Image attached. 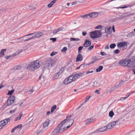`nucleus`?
<instances>
[{"label":"nucleus","mask_w":135,"mask_h":135,"mask_svg":"<svg viewBox=\"0 0 135 135\" xmlns=\"http://www.w3.org/2000/svg\"><path fill=\"white\" fill-rule=\"evenodd\" d=\"M71 116H66V119L59 124L57 127L54 130L53 132L57 135L59 133H61L70 127L73 124L74 120L73 119L70 120Z\"/></svg>","instance_id":"nucleus-1"},{"label":"nucleus","mask_w":135,"mask_h":135,"mask_svg":"<svg viewBox=\"0 0 135 135\" xmlns=\"http://www.w3.org/2000/svg\"><path fill=\"white\" fill-rule=\"evenodd\" d=\"M40 63L38 60L32 62L28 65L27 69L31 71H34L40 67Z\"/></svg>","instance_id":"nucleus-2"},{"label":"nucleus","mask_w":135,"mask_h":135,"mask_svg":"<svg viewBox=\"0 0 135 135\" xmlns=\"http://www.w3.org/2000/svg\"><path fill=\"white\" fill-rule=\"evenodd\" d=\"M101 30H95L91 32L90 37L93 38H97L101 37L102 33Z\"/></svg>","instance_id":"nucleus-3"},{"label":"nucleus","mask_w":135,"mask_h":135,"mask_svg":"<svg viewBox=\"0 0 135 135\" xmlns=\"http://www.w3.org/2000/svg\"><path fill=\"white\" fill-rule=\"evenodd\" d=\"M119 64L121 66H123L127 67L129 68H131L129 62L128 60H122L119 61Z\"/></svg>","instance_id":"nucleus-4"},{"label":"nucleus","mask_w":135,"mask_h":135,"mask_svg":"<svg viewBox=\"0 0 135 135\" xmlns=\"http://www.w3.org/2000/svg\"><path fill=\"white\" fill-rule=\"evenodd\" d=\"M129 62V63L130 65L131 68L135 67V65L134 64H135V56H133L128 60Z\"/></svg>","instance_id":"nucleus-5"},{"label":"nucleus","mask_w":135,"mask_h":135,"mask_svg":"<svg viewBox=\"0 0 135 135\" xmlns=\"http://www.w3.org/2000/svg\"><path fill=\"white\" fill-rule=\"evenodd\" d=\"M15 98L14 96H12L9 97L7 101V104L8 106H10L13 104L15 100Z\"/></svg>","instance_id":"nucleus-6"},{"label":"nucleus","mask_w":135,"mask_h":135,"mask_svg":"<svg viewBox=\"0 0 135 135\" xmlns=\"http://www.w3.org/2000/svg\"><path fill=\"white\" fill-rule=\"evenodd\" d=\"M43 34L42 32H38L35 34L34 36L28 38L27 39L23 40L22 41H24V42H25L32 39L35 37H39L41 36Z\"/></svg>","instance_id":"nucleus-7"},{"label":"nucleus","mask_w":135,"mask_h":135,"mask_svg":"<svg viewBox=\"0 0 135 135\" xmlns=\"http://www.w3.org/2000/svg\"><path fill=\"white\" fill-rule=\"evenodd\" d=\"M118 122V121L117 120L109 123L107 126H106L107 128V129H109L113 128L115 125L116 123Z\"/></svg>","instance_id":"nucleus-8"},{"label":"nucleus","mask_w":135,"mask_h":135,"mask_svg":"<svg viewBox=\"0 0 135 135\" xmlns=\"http://www.w3.org/2000/svg\"><path fill=\"white\" fill-rule=\"evenodd\" d=\"M125 82V81H123V80H121L120 81L119 83V84L117 85H115L113 87L111 88L110 89V90L111 91H112L113 90L116 89L120 87L122 84H123Z\"/></svg>","instance_id":"nucleus-9"},{"label":"nucleus","mask_w":135,"mask_h":135,"mask_svg":"<svg viewBox=\"0 0 135 135\" xmlns=\"http://www.w3.org/2000/svg\"><path fill=\"white\" fill-rule=\"evenodd\" d=\"M100 13L98 12H92L89 13L90 18H95L97 17Z\"/></svg>","instance_id":"nucleus-10"},{"label":"nucleus","mask_w":135,"mask_h":135,"mask_svg":"<svg viewBox=\"0 0 135 135\" xmlns=\"http://www.w3.org/2000/svg\"><path fill=\"white\" fill-rule=\"evenodd\" d=\"M85 72H83L82 73H77L76 74L73 75L74 78V79H75V80L80 77L85 75Z\"/></svg>","instance_id":"nucleus-11"},{"label":"nucleus","mask_w":135,"mask_h":135,"mask_svg":"<svg viewBox=\"0 0 135 135\" xmlns=\"http://www.w3.org/2000/svg\"><path fill=\"white\" fill-rule=\"evenodd\" d=\"M117 46L118 48H121L127 46V44L125 42H119L117 44Z\"/></svg>","instance_id":"nucleus-12"},{"label":"nucleus","mask_w":135,"mask_h":135,"mask_svg":"<svg viewBox=\"0 0 135 135\" xmlns=\"http://www.w3.org/2000/svg\"><path fill=\"white\" fill-rule=\"evenodd\" d=\"M106 126L102 127L99 129H97L93 133H98L99 132H104L107 131V130Z\"/></svg>","instance_id":"nucleus-13"},{"label":"nucleus","mask_w":135,"mask_h":135,"mask_svg":"<svg viewBox=\"0 0 135 135\" xmlns=\"http://www.w3.org/2000/svg\"><path fill=\"white\" fill-rule=\"evenodd\" d=\"M91 44V42L90 40L86 39L85 41L83 44V46L85 47H87L89 46Z\"/></svg>","instance_id":"nucleus-14"},{"label":"nucleus","mask_w":135,"mask_h":135,"mask_svg":"<svg viewBox=\"0 0 135 135\" xmlns=\"http://www.w3.org/2000/svg\"><path fill=\"white\" fill-rule=\"evenodd\" d=\"M10 118H8L3 120L1 121L0 122H1V123H2V125L4 127L10 121Z\"/></svg>","instance_id":"nucleus-15"},{"label":"nucleus","mask_w":135,"mask_h":135,"mask_svg":"<svg viewBox=\"0 0 135 135\" xmlns=\"http://www.w3.org/2000/svg\"><path fill=\"white\" fill-rule=\"evenodd\" d=\"M111 28V27H106L105 28V32L107 34H110L111 33V32L110 31Z\"/></svg>","instance_id":"nucleus-16"},{"label":"nucleus","mask_w":135,"mask_h":135,"mask_svg":"<svg viewBox=\"0 0 135 135\" xmlns=\"http://www.w3.org/2000/svg\"><path fill=\"white\" fill-rule=\"evenodd\" d=\"M47 61L51 64L52 66H53L55 64V61L51 58L48 59Z\"/></svg>","instance_id":"nucleus-17"},{"label":"nucleus","mask_w":135,"mask_h":135,"mask_svg":"<svg viewBox=\"0 0 135 135\" xmlns=\"http://www.w3.org/2000/svg\"><path fill=\"white\" fill-rule=\"evenodd\" d=\"M83 59L82 55L81 54H79L76 58V61L78 62L81 61Z\"/></svg>","instance_id":"nucleus-18"},{"label":"nucleus","mask_w":135,"mask_h":135,"mask_svg":"<svg viewBox=\"0 0 135 135\" xmlns=\"http://www.w3.org/2000/svg\"><path fill=\"white\" fill-rule=\"evenodd\" d=\"M95 120V119L93 118L88 119L85 120V123L86 124H88L93 122Z\"/></svg>","instance_id":"nucleus-19"},{"label":"nucleus","mask_w":135,"mask_h":135,"mask_svg":"<svg viewBox=\"0 0 135 135\" xmlns=\"http://www.w3.org/2000/svg\"><path fill=\"white\" fill-rule=\"evenodd\" d=\"M57 0H53L49 4L47 5V7L49 8L51 7L55 3Z\"/></svg>","instance_id":"nucleus-20"},{"label":"nucleus","mask_w":135,"mask_h":135,"mask_svg":"<svg viewBox=\"0 0 135 135\" xmlns=\"http://www.w3.org/2000/svg\"><path fill=\"white\" fill-rule=\"evenodd\" d=\"M92 61L91 62L90 64H93L94 62H96L97 60H99V59H97L96 56H94L91 59Z\"/></svg>","instance_id":"nucleus-21"},{"label":"nucleus","mask_w":135,"mask_h":135,"mask_svg":"<svg viewBox=\"0 0 135 135\" xmlns=\"http://www.w3.org/2000/svg\"><path fill=\"white\" fill-rule=\"evenodd\" d=\"M70 80L68 78H66L64 81V83L65 84H68L71 82L70 81Z\"/></svg>","instance_id":"nucleus-22"},{"label":"nucleus","mask_w":135,"mask_h":135,"mask_svg":"<svg viewBox=\"0 0 135 135\" xmlns=\"http://www.w3.org/2000/svg\"><path fill=\"white\" fill-rule=\"evenodd\" d=\"M49 121V120H46L43 123V126L44 128L45 127L48 125Z\"/></svg>","instance_id":"nucleus-23"},{"label":"nucleus","mask_w":135,"mask_h":135,"mask_svg":"<svg viewBox=\"0 0 135 135\" xmlns=\"http://www.w3.org/2000/svg\"><path fill=\"white\" fill-rule=\"evenodd\" d=\"M122 16L123 18H127V17L131 15V14H129L127 12L125 13L122 15Z\"/></svg>","instance_id":"nucleus-24"},{"label":"nucleus","mask_w":135,"mask_h":135,"mask_svg":"<svg viewBox=\"0 0 135 135\" xmlns=\"http://www.w3.org/2000/svg\"><path fill=\"white\" fill-rule=\"evenodd\" d=\"M80 17H81L84 18V19H87L90 18L89 13L85 14L84 15H81L80 16Z\"/></svg>","instance_id":"nucleus-25"},{"label":"nucleus","mask_w":135,"mask_h":135,"mask_svg":"<svg viewBox=\"0 0 135 135\" xmlns=\"http://www.w3.org/2000/svg\"><path fill=\"white\" fill-rule=\"evenodd\" d=\"M23 115V113L21 112L19 114V116L18 117L15 118V121H17L20 120Z\"/></svg>","instance_id":"nucleus-26"},{"label":"nucleus","mask_w":135,"mask_h":135,"mask_svg":"<svg viewBox=\"0 0 135 135\" xmlns=\"http://www.w3.org/2000/svg\"><path fill=\"white\" fill-rule=\"evenodd\" d=\"M63 29L62 27L59 28L57 29H56L53 31L52 33L53 34H55L57 33L60 31L62 30Z\"/></svg>","instance_id":"nucleus-27"},{"label":"nucleus","mask_w":135,"mask_h":135,"mask_svg":"<svg viewBox=\"0 0 135 135\" xmlns=\"http://www.w3.org/2000/svg\"><path fill=\"white\" fill-rule=\"evenodd\" d=\"M6 49H3L1 50L0 52V57H2L4 55V52L6 51Z\"/></svg>","instance_id":"nucleus-28"},{"label":"nucleus","mask_w":135,"mask_h":135,"mask_svg":"<svg viewBox=\"0 0 135 135\" xmlns=\"http://www.w3.org/2000/svg\"><path fill=\"white\" fill-rule=\"evenodd\" d=\"M103 68V67L102 66H99L98 68L96 70V71L97 72H98L102 70Z\"/></svg>","instance_id":"nucleus-29"},{"label":"nucleus","mask_w":135,"mask_h":135,"mask_svg":"<svg viewBox=\"0 0 135 135\" xmlns=\"http://www.w3.org/2000/svg\"><path fill=\"white\" fill-rule=\"evenodd\" d=\"M70 80V81L71 82L73 80H74L75 79H74V75H71L69 76L68 78Z\"/></svg>","instance_id":"nucleus-30"},{"label":"nucleus","mask_w":135,"mask_h":135,"mask_svg":"<svg viewBox=\"0 0 135 135\" xmlns=\"http://www.w3.org/2000/svg\"><path fill=\"white\" fill-rule=\"evenodd\" d=\"M70 40L71 41H80V40L78 38H70Z\"/></svg>","instance_id":"nucleus-31"},{"label":"nucleus","mask_w":135,"mask_h":135,"mask_svg":"<svg viewBox=\"0 0 135 135\" xmlns=\"http://www.w3.org/2000/svg\"><path fill=\"white\" fill-rule=\"evenodd\" d=\"M45 67L47 68H49L51 67L52 66L51 64H50L47 61L46 62V63L45 64Z\"/></svg>","instance_id":"nucleus-32"},{"label":"nucleus","mask_w":135,"mask_h":135,"mask_svg":"<svg viewBox=\"0 0 135 135\" xmlns=\"http://www.w3.org/2000/svg\"><path fill=\"white\" fill-rule=\"evenodd\" d=\"M56 108V105H55L53 106L51 109V112L52 113L53 112Z\"/></svg>","instance_id":"nucleus-33"},{"label":"nucleus","mask_w":135,"mask_h":135,"mask_svg":"<svg viewBox=\"0 0 135 135\" xmlns=\"http://www.w3.org/2000/svg\"><path fill=\"white\" fill-rule=\"evenodd\" d=\"M65 67H62L59 70V73H60V74H61V73L64 71L65 70Z\"/></svg>","instance_id":"nucleus-34"},{"label":"nucleus","mask_w":135,"mask_h":135,"mask_svg":"<svg viewBox=\"0 0 135 135\" xmlns=\"http://www.w3.org/2000/svg\"><path fill=\"white\" fill-rule=\"evenodd\" d=\"M109 116L110 117H112L114 114V113L112 110L110 111L109 113Z\"/></svg>","instance_id":"nucleus-35"},{"label":"nucleus","mask_w":135,"mask_h":135,"mask_svg":"<svg viewBox=\"0 0 135 135\" xmlns=\"http://www.w3.org/2000/svg\"><path fill=\"white\" fill-rule=\"evenodd\" d=\"M129 6H130L129 5H125V6H124L123 7L120 6L119 7H117L116 8L117 9H119V8L123 9L124 8H126L127 7H129Z\"/></svg>","instance_id":"nucleus-36"},{"label":"nucleus","mask_w":135,"mask_h":135,"mask_svg":"<svg viewBox=\"0 0 135 135\" xmlns=\"http://www.w3.org/2000/svg\"><path fill=\"white\" fill-rule=\"evenodd\" d=\"M60 75L61 74H60V73H59V72L57 73L54 74V78L55 79H57L59 77Z\"/></svg>","instance_id":"nucleus-37"},{"label":"nucleus","mask_w":135,"mask_h":135,"mask_svg":"<svg viewBox=\"0 0 135 135\" xmlns=\"http://www.w3.org/2000/svg\"><path fill=\"white\" fill-rule=\"evenodd\" d=\"M42 127H41V129L40 128L37 131V134H41L42 133Z\"/></svg>","instance_id":"nucleus-38"},{"label":"nucleus","mask_w":135,"mask_h":135,"mask_svg":"<svg viewBox=\"0 0 135 135\" xmlns=\"http://www.w3.org/2000/svg\"><path fill=\"white\" fill-rule=\"evenodd\" d=\"M21 68V66H16L14 67L13 69L15 70H17L20 69Z\"/></svg>","instance_id":"nucleus-39"},{"label":"nucleus","mask_w":135,"mask_h":135,"mask_svg":"<svg viewBox=\"0 0 135 135\" xmlns=\"http://www.w3.org/2000/svg\"><path fill=\"white\" fill-rule=\"evenodd\" d=\"M116 46V45L115 44H111L110 45V47L111 49H113Z\"/></svg>","instance_id":"nucleus-40"},{"label":"nucleus","mask_w":135,"mask_h":135,"mask_svg":"<svg viewBox=\"0 0 135 135\" xmlns=\"http://www.w3.org/2000/svg\"><path fill=\"white\" fill-rule=\"evenodd\" d=\"M129 95H130L129 94H127L126 95V96H127L126 97H122L121 98L120 100H124V99H126L129 96Z\"/></svg>","instance_id":"nucleus-41"},{"label":"nucleus","mask_w":135,"mask_h":135,"mask_svg":"<svg viewBox=\"0 0 135 135\" xmlns=\"http://www.w3.org/2000/svg\"><path fill=\"white\" fill-rule=\"evenodd\" d=\"M67 50V47H64L61 50V51L65 53Z\"/></svg>","instance_id":"nucleus-42"},{"label":"nucleus","mask_w":135,"mask_h":135,"mask_svg":"<svg viewBox=\"0 0 135 135\" xmlns=\"http://www.w3.org/2000/svg\"><path fill=\"white\" fill-rule=\"evenodd\" d=\"M14 90L13 89L12 90L10 91H8V94L9 95H11L14 92Z\"/></svg>","instance_id":"nucleus-43"},{"label":"nucleus","mask_w":135,"mask_h":135,"mask_svg":"<svg viewBox=\"0 0 135 135\" xmlns=\"http://www.w3.org/2000/svg\"><path fill=\"white\" fill-rule=\"evenodd\" d=\"M102 27V26L101 25H99L96 27L95 28V29H100Z\"/></svg>","instance_id":"nucleus-44"},{"label":"nucleus","mask_w":135,"mask_h":135,"mask_svg":"<svg viewBox=\"0 0 135 135\" xmlns=\"http://www.w3.org/2000/svg\"><path fill=\"white\" fill-rule=\"evenodd\" d=\"M23 51L22 50H21L20 51L18 52H16L15 53H14L13 54L14 55L16 56L17 55H18L20 53Z\"/></svg>","instance_id":"nucleus-45"},{"label":"nucleus","mask_w":135,"mask_h":135,"mask_svg":"<svg viewBox=\"0 0 135 135\" xmlns=\"http://www.w3.org/2000/svg\"><path fill=\"white\" fill-rule=\"evenodd\" d=\"M94 48V46L93 45H91L89 47L88 49V51H90L92 49Z\"/></svg>","instance_id":"nucleus-46"},{"label":"nucleus","mask_w":135,"mask_h":135,"mask_svg":"<svg viewBox=\"0 0 135 135\" xmlns=\"http://www.w3.org/2000/svg\"><path fill=\"white\" fill-rule=\"evenodd\" d=\"M119 52V50L118 49H116L114 51V53L116 54H118Z\"/></svg>","instance_id":"nucleus-47"},{"label":"nucleus","mask_w":135,"mask_h":135,"mask_svg":"<svg viewBox=\"0 0 135 135\" xmlns=\"http://www.w3.org/2000/svg\"><path fill=\"white\" fill-rule=\"evenodd\" d=\"M13 56H14L13 55H10L9 56H6L5 57L6 59H9L11 57Z\"/></svg>","instance_id":"nucleus-48"},{"label":"nucleus","mask_w":135,"mask_h":135,"mask_svg":"<svg viewBox=\"0 0 135 135\" xmlns=\"http://www.w3.org/2000/svg\"><path fill=\"white\" fill-rule=\"evenodd\" d=\"M50 40H52V41L53 42H54L56 41V38H50Z\"/></svg>","instance_id":"nucleus-49"},{"label":"nucleus","mask_w":135,"mask_h":135,"mask_svg":"<svg viewBox=\"0 0 135 135\" xmlns=\"http://www.w3.org/2000/svg\"><path fill=\"white\" fill-rule=\"evenodd\" d=\"M83 47V46H81L79 47L78 49V52L79 53L82 50Z\"/></svg>","instance_id":"nucleus-50"},{"label":"nucleus","mask_w":135,"mask_h":135,"mask_svg":"<svg viewBox=\"0 0 135 135\" xmlns=\"http://www.w3.org/2000/svg\"><path fill=\"white\" fill-rule=\"evenodd\" d=\"M57 53V52H51V54H50V55L51 56H53L55 55H56Z\"/></svg>","instance_id":"nucleus-51"},{"label":"nucleus","mask_w":135,"mask_h":135,"mask_svg":"<svg viewBox=\"0 0 135 135\" xmlns=\"http://www.w3.org/2000/svg\"><path fill=\"white\" fill-rule=\"evenodd\" d=\"M100 54L102 56L107 55V54L104 52H100Z\"/></svg>","instance_id":"nucleus-52"},{"label":"nucleus","mask_w":135,"mask_h":135,"mask_svg":"<svg viewBox=\"0 0 135 135\" xmlns=\"http://www.w3.org/2000/svg\"><path fill=\"white\" fill-rule=\"evenodd\" d=\"M22 127V125L20 124L18 125L17 126H16V128H20L21 127Z\"/></svg>","instance_id":"nucleus-53"},{"label":"nucleus","mask_w":135,"mask_h":135,"mask_svg":"<svg viewBox=\"0 0 135 135\" xmlns=\"http://www.w3.org/2000/svg\"><path fill=\"white\" fill-rule=\"evenodd\" d=\"M91 97V96H89L88 97H87L86 98L85 100V101L84 102H85V103L87 102L89 100L90 98V97Z\"/></svg>","instance_id":"nucleus-54"},{"label":"nucleus","mask_w":135,"mask_h":135,"mask_svg":"<svg viewBox=\"0 0 135 135\" xmlns=\"http://www.w3.org/2000/svg\"><path fill=\"white\" fill-rule=\"evenodd\" d=\"M84 65V64L81 65L80 66L76 68V69H78L80 68V67H81V66H83V68H84L85 66H86V65Z\"/></svg>","instance_id":"nucleus-55"},{"label":"nucleus","mask_w":135,"mask_h":135,"mask_svg":"<svg viewBox=\"0 0 135 135\" xmlns=\"http://www.w3.org/2000/svg\"><path fill=\"white\" fill-rule=\"evenodd\" d=\"M16 108H16L15 109H14V110H11V111H10V113L12 114V113L15 112L16 111Z\"/></svg>","instance_id":"nucleus-56"},{"label":"nucleus","mask_w":135,"mask_h":135,"mask_svg":"<svg viewBox=\"0 0 135 135\" xmlns=\"http://www.w3.org/2000/svg\"><path fill=\"white\" fill-rule=\"evenodd\" d=\"M135 134L132 132H131L128 134H127L126 135H135Z\"/></svg>","instance_id":"nucleus-57"},{"label":"nucleus","mask_w":135,"mask_h":135,"mask_svg":"<svg viewBox=\"0 0 135 135\" xmlns=\"http://www.w3.org/2000/svg\"><path fill=\"white\" fill-rule=\"evenodd\" d=\"M33 91H34V90L33 89H30V90H29L28 91V92L29 93H32Z\"/></svg>","instance_id":"nucleus-58"},{"label":"nucleus","mask_w":135,"mask_h":135,"mask_svg":"<svg viewBox=\"0 0 135 135\" xmlns=\"http://www.w3.org/2000/svg\"><path fill=\"white\" fill-rule=\"evenodd\" d=\"M16 128L15 127H14L11 130V132L12 133L16 129Z\"/></svg>","instance_id":"nucleus-59"},{"label":"nucleus","mask_w":135,"mask_h":135,"mask_svg":"<svg viewBox=\"0 0 135 135\" xmlns=\"http://www.w3.org/2000/svg\"><path fill=\"white\" fill-rule=\"evenodd\" d=\"M118 19L119 20H122L123 19L122 15L120 16L119 17H118Z\"/></svg>","instance_id":"nucleus-60"},{"label":"nucleus","mask_w":135,"mask_h":135,"mask_svg":"<svg viewBox=\"0 0 135 135\" xmlns=\"http://www.w3.org/2000/svg\"><path fill=\"white\" fill-rule=\"evenodd\" d=\"M118 19L119 20H122L123 19L122 15L120 16L119 17H118Z\"/></svg>","instance_id":"nucleus-61"},{"label":"nucleus","mask_w":135,"mask_h":135,"mask_svg":"<svg viewBox=\"0 0 135 135\" xmlns=\"http://www.w3.org/2000/svg\"><path fill=\"white\" fill-rule=\"evenodd\" d=\"M3 127L4 126L2 125V123L0 122V129H2Z\"/></svg>","instance_id":"nucleus-62"},{"label":"nucleus","mask_w":135,"mask_h":135,"mask_svg":"<svg viewBox=\"0 0 135 135\" xmlns=\"http://www.w3.org/2000/svg\"><path fill=\"white\" fill-rule=\"evenodd\" d=\"M93 72V71H87L86 73L85 72V75L86 74H88L90 73H92Z\"/></svg>","instance_id":"nucleus-63"},{"label":"nucleus","mask_w":135,"mask_h":135,"mask_svg":"<svg viewBox=\"0 0 135 135\" xmlns=\"http://www.w3.org/2000/svg\"><path fill=\"white\" fill-rule=\"evenodd\" d=\"M86 32H82V35L83 36H85L86 34Z\"/></svg>","instance_id":"nucleus-64"}]
</instances>
